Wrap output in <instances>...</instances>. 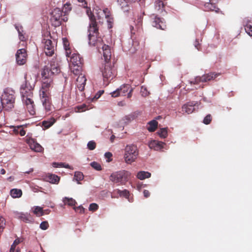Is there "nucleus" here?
Masks as SVG:
<instances>
[{"label":"nucleus","mask_w":252,"mask_h":252,"mask_svg":"<svg viewBox=\"0 0 252 252\" xmlns=\"http://www.w3.org/2000/svg\"><path fill=\"white\" fill-rule=\"evenodd\" d=\"M10 195L13 198H18L22 196V191L20 189H13L10 190Z\"/></svg>","instance_id":"obj_32"},{"label":"nucleus","mask_w":252,"mask_h":252,"mask_svg":"<svg viewBox=\"0 0 252 252\" xmlns=\"http://www.w3.org/2000/svg\"><path fill=\"white\" fill-rule=\"evenodd\" d=\"M87 79L85 76L82 74H80L76 79V86L78 90L82 92L84 90Z\"/></svg>","instance_id":"obj_17"},{"label":"nucleus","mask_w":252,"mask_h":252,"mask_svg":"<svg viewBox=\"0 0 252 252\" xmlns=\"http://www.w3.org/2000/svg\"><path fill=\"white\" fill-rule=\"evenodd\" d=\"M103 93L104 91H98L94 97L93 99H97L100 97V96L103 94Z\"/></svg>","instance_id":"obj_53"},{"label":"nucleus","mask_w":252,"mask_h":252,"mask_svg":"<svg viewBox=\"0 0 252 252\" xmlns=\"http://www.w3.org/2000/svg\"><path fill=\"white\" fill-rule=\"evenodd\" d=\"M25 83L20 88V93L23 100L26 98H32L33 97L32 91L34 87L35 81L32 80L31 76L26 73L24 76Z\"/></svg>","instance_id":"obj_2"},{"label":"nucleus","mask_w":252,"mask_h":252,"mask_svg":"<svg viewBox=\"0 0 252 252\" xmlns=\"http://www.w3.org/2000/svg\"><path fill=\"white\" fill-rule=\"evenodd\" d=\"M195 78L196 84H199L200 82H204V81H203V76H202L201 77L197 76Z\"/></svg>","instance_id":"obj_54"},{"label":"nucleus","mask_w":252,"mask_h":252,"mask_svg":"<svg viewBox=\"0 0 252 252\" xmlns=\"http://www.w3.org/2000/svg\"><path fill=\"white\" fill-rule=\"evenodd\" d=\"M86 105L85 104H82V105H81L80 106H78L76 107V108L78 109V111L79 112H83V111H84L86 110Z\"/></svg>","instance_id":"obj_51"},{"label":"nucleus","mask_w":252,"mask_h":252,"mask_svg":"<svg viewBox=\"0 0 252 252\" xmlns=\"http://www.w3.org/2000/svg\"><path fill=\"white\" fill-rule=\"evenodd\" d=\"M20 243V240L19 239H16L12 245H13L14 246H15V247L16 246V245H17L19 243Z\"/></svg>","instance_id":"obj_59"},{"label":"nucleus","mask_w":252,"mask_h":252,"mask_svg":"<svg viewBox=\"0 0 252 252\" xmlns=\"http://www.w3.org/2000/svg\"><path fill=\"white\" fill-rule=\"evenodd\" d=\"M74 209L76 212H79L80 213H83L85 211L84 208L82 206H80L77 207H74Z\"/></svg>","instance_id":"obj_52"},{"label":"nucleus","mask_w":252,"mask_h":252,"mask_svg":"<svg viewBox=\"0 0 252 252\" xmlns=\"http://www.w3.org/2000/svg\"><path fill=\"white\" fill-rule=\"evenodd\" d=\"M79 2H83L85 1V0H78Z\"/></svg>","instance_id":"obj_64"},{"label":"nucleus","mask_w":252,"mask_h":252,"mask_svg":"<svg viewBox=\"0 0 252 252\" xmlns=\"http://www.w3.org/2000/svg\"><path fill=\"white\" fill-rule=\"evenodd\" d=\"M16 61L18 64L22 65L25 64L27 61L28 55L25 49H18L15 55Z\"/></svg>","instance_id":"obj_10"},{"label":"nucleus","mask_w":252,"mask_h":252,"mask_svg":"<svg viewBox=\"0 0 252 252\" xmlns=\"http://www.w3.org/2000/svg\"><path fill=\"white\" fill-rule=\"evenodd\" d=\"M63 202L64 205L67 204L69 206H75L76 204V202L74 199L66 197L63 199Z\"/></svg>","instance_id":"obj_33"},{"label":"nucleus","mask_w":252,"mask_h":252,"mask_svg":"<svg viewBox=\"0 0 252 252\" xmlns=\"http://www.w3.org/2000/svg\"><path fill=\"white\" fill-rule=\"evenodd\" d=\"M100 70L104 84L108 85L117 75V71L114 63L106 62L102 65Z\"/></svg>","instance_id":"obj_3"},{"label":"nucleus","mask_w":252,"mask_h":252,"mask_svg":"<svg viewBox=\"0 0 252 252\" xmlns=\"http://www.w3.org/2000/svg\"><path fill=\"white\" fill-rule=\"evenodd\" d=\"M151 174L147 171H141L138 172L137 177L138 179L142 180L151 177Z\"/></svg>","instance_id":"obj_30"},{"label":"nucleus","mask_w":252,"mask_h":252,"mask_svg":"<svg viewBox=\"0 0 252 252\" xmlns=\"http://www.w3.org/2000/svg\"><path fill=\"white\" fill-rule=\"evenodd\" d=\"M132 89L129 85L124 84L116 91L111 93L112 97H116L119 96H126L127 93V98H130L132 96Z\"/></svg>","instance_id":"obj_8"},{"label":"nucleus","mask_w":252,"mask_h":252,"mask_svg":"<svg viewBox=\"0 0 252 252\" xmlns=\"http://www.w3.org/2000/svg\"><path fill=\"white\" fill-rule=\"evenodd\" d=\"M13 132L15 134H19L21 136H24L26 134V131L23 129L22 126H13Z\"/></svg>","instance_id":"obj_28"},{"label":"nucleus","mask_w":252,"mask_h":252,"mask_svg":"<svg viewBox=\"0 0 252 252\" xmlns=\"http://www.w3.org/2000/svg\"><path fill=\"white\" fill-rule=\"evenodd\" d=\"M90 23L88 29L89 43L91 46H96L99 50L102 45L103 40L99 32V27L94 15L90 14Z\"/></svg>","instance_id":"obj_1"},{"label":"nucleus","mask_w":252,"mask_h":252,"mask_svg":"<svg viewBox=\"0 0 252 252\" xmlns=\"http://www.w3.org/2000/svg\"><path fill=\"white\" fill-rule=\"evenodd\" d=\"M53 80L52 78L42 79V83L41 88L40 90V95L45 94L46 95H50V89L52 87Z\"/></svg>","instance_id":"obj_11"},{"label":"nucleus","mask_w":252,"mask_h":252,"mask_svg":"<svg viewBox=\"0 0 252 252\" xmlns=\"http://www.w3.org/2000/svg\"><path fill=\"white\" fill-rule=\"evenodd\" d=\"M33 171L32 169H31L30 171H25V173H27V174H29L30 173L32 172V171Z\"/></svg>","instance_id":"obj_63"},{"label":"nucleus","mask_w":252,"mask_h":252,"mask_svg":"<svg viewBox=\"0 0 252 252\" xmlns=\"http://www.w3.org/2000/svg\"><path fill=\"white\" fill-rule=\"evenodd\" d=\"M63 42L64 49L66 52V56H70L71 51L70 50L69 42L66 38H63Z\"/></svg>","instance_id":"obj_29"},{"label":"nucleus","mask_w":252,"mask_h":252,"mask_svg":"<svg viewBox=\"0 0 252 252\" xmlns=\"http://www.w3.org/2000/svg\"><path fill=\"white\" fill-rule=\"evenodd\" d=\"M143 194L146 198L149 197L150 195V193L148 190H144L143 191Z\"/></svg>","instance_id":"obj_55"},{"label":"nucleus","mask_w":252,"mask_h":252,"mask_svg":"<svg viewBox=\"0 0 252 252\" xmlns=\"http://www.w3.org/2000/svg\"><path fill=\"white\" fill-rule=\"evenodd\" d=\"M27 143L32 151L40 153L43 152L44 148L34 139L29 138L27 140Z\"/></svg>","instance_id":"obj_15"},{"label":"nucleus","mask_w":252,"mask_h":252,"mask_svg":"<svg viewBox=\"0 0 252 252\" xmlns=\"http://www.w3.org/2000/svg\"><path fill=\"white\" fill-rule=\"evenodd\" d=\"M152 20V24L153 27L162 30L166 29L167 26L164 19L155 16Z\"/></svg>","instance_id":"obj_14"},{"label":"nucleus","mask_w":252,"mask_h":252,"mask_svg":"<svg viewBox=\"0 0 252 252\" xmlns=\"http://www.w3.org/2000/svg\"><path fill=\"white\" fill-rule=\"evenodd\" d=\"M167 129V127L160 128L157 133L161 138H165L168 135Z\"/></svg>","instance_id":"obj_36"},{"label":"nucleus","mask_w":252,"mask_h":252,"mask_svg":"<svg viewBox=\"0 0 252 252\" xmlns=\"http://www.w3.org/2000/svg\"><path fill=\"white\" fill-rule=\"evenodd\" d=\"M105 19H107V22L108 24V28L111 29L113 27V18L111 16V12L110 11V14L108 17H106Z\"/></svg>","instance_id":"obj_41"},{"label":"nucleus","mask_w":252,"mask_h":252,"mask_svg":"<svg viewBox=\"0 0 252 252\" xmlns=\"http://www.w3.org/2000/svg\"><path fill=\"white\" fill-rule=\"evenodd\" d=\"M245 30L250 36H252V24L247 23L245 26Z\"/></svg>","instance_id":"obj_44"},{"label":"nucleus","mask_w":252,"mask_h":252,"mask_svg":"<svg viewBox=\"0 0 252 252\" xmlns=\"http://www.w3.org/2000/svg\"><path fill=\"white\" fill-rule=\"evenodd\" d=\"M14 94L13 90L7 89L4 90L0 97L4 110H10L14 107L15 100Z\"/></svg>","instance_id":"obj_4"},{"label":"nucleus","mask_w":252,"mask_h":252,"mask_svg":"<svg viewBox=\"0 0 252 252\" xmlns=\"http://www.w3.org/2000/svg\"><path fill=\"white\" fill-rule=\"evenodd\" d=\"M138 155V150L134 145H127L125 149L124 159L127 164L135 161Z\"/></svg>","instance_id":"obj_5"},{"label":"nucleus","mask_w":252,"mask_h":252,"mask_svg":"<svg viewBox=\"0 0 252 252\" xmlns=\"http://www.w3.org/2000/svg\"><path fill=\"white\" fill-rule=\"evenodd\" d=\"M87 147L90 150H93L96 147V143L94 141H90L87 144Z\"/></svg>","instance_id":"obj_47"},{"label":"nucleus","mask_w":252,"mask_h":252,"mask_svg":"<svg viewBox=\"0 0 252 252\" xmlns=\"http://www.w3.org/2000/svg\"><path fill=\"white\" fill-rule=\"evenodd\" d=\"M49 69H51L54 74H58L60 71V68L56 59H53L50 63Z\"/></svg>","instance_id":"obj_23"},{"label":"nucleus","mask_w":252,"mask_h":252,"mask_svg":"<svg viewBox=\"0 0 252 252\" xmlns=\"http://www.w3.org/2000/svg\"><path fill=\"white\" fill-rule=\"evenodd\" d=\"M0 174H2V175H4V174H5L6 171H5V169H3V168H2V169H1L0 170Z\"/></svg>","instance_id":"obj_62"},{"label":"nucleus","mask_w":252,"mask_h":252,"mask_svg":"<svg viewBox=\"0 0 252 252\" xmlns=\"http://www.w3.org/2000/svg\"><path fill=\"white\" fill-rule=\"evenodd\" d=\"M164 7V4L162 1L161 0H157L155 2V9L159 11L162 12V9Z\"/></svg>","instance_id":"obj_38"},{"label":"nucleus","mask_w":252,"mask_h":252,"mask_svg":"<svg viewBox=\"0 0 252 252\" xmlns=\"http://www.w3.org/2000/svg\"><path fill=\"white\" fill-rule=\"evenodd\" d=\"M197 103L194 102H189L184 104L182 107V111L188 114L192 113L195 110L194 106Z\"/></svg>","instance_id":"obj_22"},{"label":"nucleus","mask_w":252,"mask_h":252,"mask_svg":"<svg viewBox=\"0 0 252 252\" xmlns=\"http://www.w3.org/2000/svg\"><path fill=\"white\" fill-rule=\"evenodd\" d=\"M67 57L70 58V62L71 64H83V59L80 57V55L76 53H72L71 52L70 56H67Z\"/></svg>","instance_id":"obj_21"},{"label":"nucleus","mask_w":252,"mask_h":252,"mask_svg":"<svg viewBox=\"0 0 252 252\" xmlns=\"http://www.w3.org/2000/svg\"><path fill=\"white\" fill-rule=\"evenodd\" d=\"M54 75L51 69L47 66H45L41 72V76L42 79L51 78V76Z\"/></svg>","instance_id":"obj_27"},{"label":"nucleus","mask_w":252,"mask_h":252,"mask_svg":"<svg viewBox=\"0 0 252 252\" xmlns=\"http://www.w3.org/2000/svg\"><path fill=\"white\" fill-rule=\"evenodd\" d=\"M98 208V206L96 203H92L90 205L89 209L90 211H95Z\"/></svg>","instance_id":"obj_50"},{"label":"nucleus","mask_w":252,"mask_h":252,"mask_svg":"<svg viewBox=\"0 0 252 252\" xmlns=\"http://www.w3.org/2000/svg\"><path fill=\"white\" fill-rule=\"evenodd\" d=\"M53 165L55 167H65L66 168L68 169H71L70 166L67 164H65L64 163L60 162V163H57V162H54L53 163Z\"/></svg>","instance_id":"obj_45"},{"label":"nucleus","mask_w":252,"mask_h":252,"mask_svg":"<svg viewBox=\"0 0 252 252\" xmlns=\"http://www.w3.org/2000/svg\"><path fill=\"white\" fill-rule=\"evenodd\" d=\"M16 247L13 245H12L10 249V252H14Z\"/></svg>","instance_id":"obj_60"},{"label":"nucleus","mask_w":252,"mask_h":252,"mask_svg":"<svg viewBox=\"0 0 252 252\" xmlns=\"http://www.w3.org/2000/svg\"><path fill=\"white\" fill-rule=\"evenodd\" d=\"M100 48H101L103 51V55L105 62H111L110 61L111 57V52L110 47L108 45L103 44Z\"/></svg>","instance_id":"obj_20"},{"label":"nucleus","mask_w":252,"mask_h":252,"mask_svg":"<svg viewBox=\"0 0 252 252\" xmlns=\"http://www.w3.org/2000/svg\"><path fill=\"white\" fill-rule=\"evenodd\" d=\"M23 101L25 102L27 106V109L30 114L32 115H34L35 114V111L34 108L35 105L32 98L24 99Z\"/></svg>","instance_id":"obj_18"},{"label":"nucleus","mask_w":252,"mask_h":252,"mask_svg":"<svg viewBox=\"0 0 252 252\" xmlns=\"http://www.w3.org/2000/svg\"><path fill=\"white\" fill-rule=\"evenodd\" d=\"M82 65L83 64H71L70 66V68L71 71L75 75H80L81 74V72L82 70Z\"/></svg>","instance_id":"obj_26"},{"label":"nucleus","mask_w":252,"mask_h":252,"mask_svg":"<svg viewBox=\"0 0 252 252\" xmlns=\"http://www.w3.org/2000/svg\"><path fill=\"white\" fill-rule=\"evenodd\" d=\"M49 182L52 184H58L60 181V178L55 174H51L48 177Z\"/></svg>","instance_id":"obj_39"},{"label":"nucleus","mask_w":252,"mask_h":252,"mask_svg":"<svg viewBox=\"0 0 252 252\" xmlns=\"http://www.w3.org/2000/svg\"><path fill=\"white\" fill-rule=\"evenodd\" d=\"M165 143L161 141L157 140H152L149 143L148 146L151 149L155 151H159L163 148Z\"/></svg>","instance_id":"obj_19"},{"label":"nucleus","mask_w":252,"mask_h":252,"mask_svg":"<svg viewBox=\"0 0 252 252\" xmlns=\"http://www.w3.org/2000/svg\"><path fill=\"white\" fill-rule=\"evenodd\" d=\"M115 191L119 194L120 196H123L126 197H127L129 196V191L127 190L126 189H124L123 190H121L119 189H117L115 190Z\"/></svg>","instance_id":"obj_43"},{"label":"nucleus","mask_w":252,"mask_h":252,"mask_svg":"<svg viewBox=\"0 0 252 252\" xmlns=\"http://www.w3.org/2000/svg\"><path fill=\"white\" fill-rule=\"evenodd\" d=\"M194 46L195 47V48L198 50H199L200 49V45L198 42V41L197 40H196L195 42V43H194Z\"/></svg>","instance_id":"obj_56"},{"label":"nucleus","mask_w":252,"mask_h":252,"mask_svg":"<svg viewBox=\"0 0 252 252\" xmlns=\"http://www.w3.org/2000/svg\"><path fill=\"white\" fill-rule=\"evenodd\" d=\"M63 15V11L59 8L54 9L51 13L50 21L52 25L55 27H59L63 21L62 18ZM65 21L64 19H63Z\"/></svg>","instance_id":"obj_9"},{"label":"nucleus","mask_w":252,"mask_h":252,"mask_svg":"<svg viewBox=\"0 0 252 252\" xmlns=\"http://www.w3.org/2000/svg\"><path fill=\"white\" fill-rule=\"evenodd\" d=\"M72 9V7L71 6V4L69 2H66L64 4L63 10V12H64L65 14L68 13L70 12Z\"/></svg>","instance_id":"obj_42"},{"label":"nucleus","mask_w":252,"mask_h":252,"mask_svg":"<svg viewBox=\"0 0 252 252\" xmlns=\"http://www.w3.org/2000/svg\"><path fill=\"white\" fill-rule=\"evenodd\" d=\"M189 83L192 85V84H196V81H195V78H194L193 80L192 81H189Z\"/></svg>","instance_id":"obj_61"},{"label":"nucleus","mask_w":252,"mask_h":252,"mask_svg":"<svg viewBox=\"0 0 252 252\" xmlns=\"http://www.w3.org/2000/svg\"><path fill=\"white\" fill-rule=\"evenodd\" d=\"M74 179L78 182L82 181L84 179V175L81 172L77 171L75 172L74 174Z\"/></svg>","instance_id":"obj_40"},{"label":"nucleus","mask_w":252,"mask_h":252,"mask_svg":"<svg viewBox=\"0 0 252 252\" xmlns=\"http://www.w3.org/2000/svg\"><path fill=\"white\" fill-rule=\"evenodd\" d=\"M41 101L42 105L47 112H49L52 111L53 107L50 95H45L43 94L40 95Z\"/></svg>","instance_id":"obj_12"},{"label":"nucleus","mask_w":252,"mask_h":252,"mask_svg":"<svg viewBox=\"0 0 252 252\" xmlns=\"http://www.w3.org/2000/svg\"><path fill=\"white\" fill-rule=\"evenodd\" d=\"M131 174L126 170H121L114 172L110 176V180L115 183H119L120 185L126 184L128 181V177Z\"/></svg>","instance_id":"obj_7"},{"label":"nucleus","mask_w":252,"mask_h":252,"mask_svg":"<svg viewBox=\"0 0 252 252\" xmlns=\"http://www.w3.org/2000/svg\"><path fill=\"white\" fill-rule=\"evenodd\" d=\"M87 14L90 18V14L94 15L95 18V21L98 24V27L99 25L103 24L104 19L106 17H108L110 14V10L108 8L101 9L100 8H94L93 12L92 13L90 9L87 10Z\"/></svg>","instance_id":"obj_6"},{"label":"nucleus","mask_w":252,"mask_h":252,"mask_svg":"<svg viewBox=\"0 0 252 252\" xmlns=\"http://www.w3.org/2000/svg\"><path fill=\"white\" fill-rule=\"evenodd\" d=\"M158 123L157 121L153 120L148 123L149 126L147 127V129L150 132H154L156 130L158 127Z\"/></svg>","instance_id":"obj_31"},{"label":"nucleus","mask_w":252,"mask_h":252,"mask_svg":"<svg viewBox=\"0 0 252 252\" xmlns=\"http://www.w3.org/2000/svg\"><path fill=\"white\" fill-rule=\"evenodd\" d=\"M3 109H4V106L3 103H2V101L1 98L0 97V112H1Z\"/></svg>","instance_id":"obj_58"},{"label":"nucleus","mask_w":252,"mask_h":252,"mask_svg":"<svg viewBox=\"0 0 252 252\" xmlns=\"http://www.w3.org/2000/svg\"><path fill=\"white\" fill-rule=\"evenodd\" d=\"M56 122L54 118L50 119L49 121H44L42 122V126L45 128H48L51 126Z\"/></svg>","instance_id":"obj_35"},{"label":"nucleus","mask_w":252,"mask_h":252,"mask_svg":"<svg viewBox=\"0 0 252 252\" xmlns=\"http://www.w3.org/2000/svg\"><path fill=\"white\" fill-rule=\"evenodd\" d=\"M91 165L93 168H94L96 170L100 171L102 169L100 164L97 162L94 161L91 162Z\"/></svg>","instance_id":"obj_46"},{"label":"nucleus","mask_w":252,"mask_h":252,"mask_svg":"<svg viewBox=\"0 0 252 252\" xmlns=\"http://www.w3.org/2000/svg\"><path fill=\"white\" fill-rule=\"evenodd\" d=\"M112 156V154L110 152H107L105 154V157L106 158H109Z\"/></svg>","instance_id":"obj_57"},{"label":"nucleus","mask_w":252,"mask_h":252,"mask_svg":"<svg viewBox=\"0 0 252 252\" xmlns=\"http://www.w3.org/2000/svg\"><path fill=\"white\" fill-rule=\"evenodd\" d=\"M220 75V73L216 72H209L203 75V81L204 82L210 81L211 80L215 79L218 76Z\"/></svg>","instance_id":"obj_25"},{"label":"nucleus","mask_w":252,"mask_h":252,"mask_svg":"<svg viewBox=\"0 0 252 252\" xmlns=\"http://www.w3.org/2000/svg\"><path fill=\"white\" fill-rule=\"evenodd\" d=\"M212 120V116L210 114H208L203 120V123L205 125H208L210 124Z\"/></svg>","instance_id":"obj_48"},{"label":"nucleus","mask_w":252,"mask_h":252,"mask_svg":"<svg viewBox=\"0 0 252 252\" xmlns=\"http://www.w3.org/2000/svg\"><path fill=\"white\" fill-rule=\"evenodd\" d=\"M16 217L26 223H29L32 221V218L30 214L23 213H17Z\"/></svg>","instance_id":"obj_24"},{"label":"nucleus","mask_w":252,"mask_h":252,"mask_svg":"<svg viewBox=\"0 0 252 252\" xmlns=\"http://www.w3.org/2000/svg\"><path fill=\"white\" fill-rule=\"evenodd\" d=\"M33 213L38 217L42 216L44 215L42 208L39 206H35L33 208Z\"/></svg>","instance_id":"obj_37"},{"label":"nucleus","mask_w":252,"mask_h":252,"mask_svg":"<svg viewBox=\"0 0 252 252\" xmlns=\"http://www.w3.org/2000/svg\"><path fill=\"white\" fill-rule=\"evenodd\" d=\"M44 43V52L48 56H52L54 54L55 47L52 40L50 39L44 38L42 41Z\"/></svg>","instance_id":"obj_13"},{"label":"nucleus","mask_w":252,"mask_h":252,"mask_svg":"<svg viewBox=\"0 0 252 252\" xmlns=\"http://www.w3.org/2000/svg\"><path fill=\"white\" fill-rule=\"evenodd\" d=\"M15 28L18 31L19 34V39L22 41H25L26 38L24 35L23 34V27L22 26L19 27L18 26L15 25Z\"/></svg>","instance_id":"obj_34"},{"label":"nucleus","mask_w":252,"mask_h":252,"mask_svg":"<svg viewBox=\"0 0 252 252\" xmlns=\"http://www.w3.org/2000/svg\"><path fill=\"white\" fill-rule=\"evenodd\" d=\"M218 2L213 1L209 0V2H206L204 5L203 9L206 11H215L216 13L220 12V8L216 5Z\"/></svg>","instance_id":"obj_16"},{"label":"nucleus","mask_w":252,"mask_h":252,"mask_svg":"<svg viewBox=\"0 0 252 252\" xmlns=\"http://www.w3.org/2000/svg\"><path fill=\"white\" fill-rule=\"evenodd\" d=\"M49 227V224L47 221H42L40 224V228L42 230H46Z\"/></svg>","instance_id":"obj_49"}]
</instances>
